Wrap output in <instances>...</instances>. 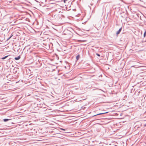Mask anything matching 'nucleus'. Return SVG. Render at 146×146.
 Segmentation results:
<instances>
[{
	"label": "nucleus",
	"mask_w": 146,
	"mask_h": 146,
	"mask_svg": "<svg viewBox=\"0 0 146 146\" xmlns=\"http://www.w3.org/2000/svg\"><path fill=\"white\" fill-rule=\"evenodd\" d=\"M20 58H21L20 56H19L17 57H15V59L16 60H19Z\"/></svg>",
	"instance_id": "20e7f679"
},
{
	"label": "nucleus",
	"mask_w": 146,
	"mask_h": 146,
	"mask_svg": "<svg viewBox=\"0 0 146 146\" xmlns=\"http://www.w3.org/2000/svg\"><path fill=\"white\" fill-rule=\"evenodd\" d=\"M96 55L97 56H100V55L99 54H98V53H96Z\"/></svg>",
	"instance_id": "1a4fd4ad"
},
{
	"label": "nucleus",
	"mask_w": 146,
	"mask_h": 146,
	"mask_svg": "<svg viewBox=\"0 0 146 146\" xmlns=\"http://www.w3.org/2000/svg\"><path fill=\"white\" fill-rule=\"evenodd\" d=\"M121 30H122V27H121L119 29L118 31L116 33V34L117 35H118L120 33L121 31Z\"/></svg>",
	"instance_id": "7ed1b4c3"
},
{
	"label": "nucleus",
	"mask_w": 146,
	"mask_h": 146,
	"mask_svg": "<svg viewBox=\"0 0 146 146\" xmlns=\"http://www.w3.org/2000/svg\"><path fill=\"white\" fill-rule=\"evenodd\" d=\"M102 90V91H103V92H104V91L103 90Z\"/></svg>",
	"instance_id": "2eb2a0df"
},
{
	"label": "nucleus",
	"mask_w": 146,
	"mask_h": 146,
	"mask_svg": "<svg viewBox=\"0 0 146 146\" xmlns=\"http://www.w3.org/2000/svg\"><path fill=\"white\" fill-rule=\"evenodd\" d=\"M67 0H64V3H65L67 1Z\"/></svg>",
	"instance_id": "9b49d317"
},
{
	"label": "nucleus",
	"mask_w": 146,
	"mask_h": 146,
	"mask_svg": "<svg viewBox=\"0 0 146 146\" xmlns=\"http://www.w3.org/2000/svg\"><path fill=\"white\" fill-rule=\"evenodd\" d=\"M12 36H10L7 39V40H9L12 37Z\"/></svg>",
	"instance_id": "9d476101"
},
{
	"label": "nucleus",
	"mask_w": 146,
	"mask_h": 146,
	"mask_svg": "<svg viewBox=\"0 0 146 146\" xmlns=\"http://www.w3.org/2000/svg\"><path fill=\"white\" fill-rule=\"evenodd\" d=\"M61 129L62 130H65V129H63V128H61Z\"/></svg>",
	"instance_id": "f8f14e48"
},
{
	"label": "nucleus",
	"mask_w": 146,
	"mask_h": 146,
	"mask_svg": "<svg viewBox=\"0 0 146 146\" xmlns=\"http://www.w3.org/2000/svg\"><path fill=\"white\" fill-rule=\"evenodd\" d=\"M108 113V112H104V113H98V114H96V115H93V117H94V116H97L98 115H102V114H103L107 113Z\"/></svg>",
	"instance_id": "f03ea898"
},
{
	"label": "nucleus",
	"mask_w": 146,
	"mask_h": 146,
	"mask_svg": "<svg viewBox=\"0 0 146 146\" xmlns=\"http://www.w3.org/2000/svg\"><path fill=\"white\" fill-rule=\"evenodd\" d=\"M80 55L78 54L76 56V59L77 60H78L80 58Z\"/></svg>",
	"instance_id": "0eeeda50"
},
{
	"label": "nucleus",
	"mask_w": 146,
	"mask_h": 146,
	"mask_svg": "<svg viewBox=\"0 0 146 146\" xmlns=\"http://www.w3.org/2000/svg\"><path fill=\"white\" fill-rule=\"evenodd\" d=\"M84 41H84V40H83L82 42H84Z\"/></svg>",
	"instance_id": "4468645a"
},
{
	"label": "nucleus",
	"mask_w": 146,
	"mask_h": 146,
	"mask_svg": "<svg viewBox=\"0 0 146 146\" xmlns=\"http://www.w3.org/2000/svg\"><path fill=\"white\" fill-rule=\"evenodd\" d=\"M11 119H3V120L4 122H7V121H8L9 120H10Z\"/></svg>",
	"instance_id": "39448f33"
},
{
	"label": "nucleus",
	"mask_w": 146,
	"mask_h": 146,
	"mask_svg": "<svg viewBox=\"0 0 146 146\" xmlns=\"http://www.w3.org/2000/svg\"><path fill=\"white\" fill-rule=\"evenodd\" d=\"M146 35V32L145 31L144 33V35H143L144 37H145Z\"/></svg>",
	"instance_id": "6e6552de"
},
{
	"label": "nucleus",
	"mask_w": 146,
	"mask_h": 146,
	"mask_svg": "<svg viewBox=\"0 0 146 146\" xmlns=\"http://www.w3.org/2000/svg\"><path fill=\"white\" fill-rule=\"evenodd\" d=\"M144 127H146V123L144 125Z\"/></svg>",
	"instance_id": "ddd939ff"
},
{
	"label": "nucleus",
	"mask_w": 146,
	"mask_h": 146,
	"mask_svg": "<svg viewBox=\"0 0 146 146\" xmlns=\"http://www.w3.org/2000/svg\"><path fill=\"white\" fill-rule=\"evenodd\" d=\"M102 14H103L104 12V11H106V9H105V7L106 5H105V4H102Z\"/></svg>",
	"instance_id": "f257e3e1"
},
{
	"label": "nucleus",
	"mask_w": 146,
	"mask_h": 146,
	"mask_svg": "<svg viewBox=\"0 0 146 146\" xmlns=\"http://www.w3.org/2000/svg\"><path fill=\"white\" fill-rule=\"evenodd\" d=\"M8 56V55L5 56L4 57H3L1 59L2 60H4V59H6V58H7Z\"/></svg>",
	"instance_id": "423d86ee"
}]
</instances>
